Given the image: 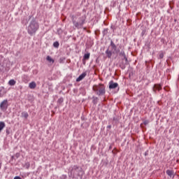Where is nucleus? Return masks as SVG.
<instances>
[{
    "instance_id": "f257e3e1",
    "label": "nucleus",
    "mask_w": 179,
    "mask_h": 179,
    "mask_svg": "<svg viewBox=\"0 0 179 179\" xmlns=\"http://www.w3.org/2000/svg\"><path fill=\"white\" fill-rule=\"evenodd\" d=\"M38 23L36 22V20H32L30 22L29 25L28 26V33L30 36H33V34H36V31L38 30Z\"/></svg>"
},
{
    "instance_id": "f03ea898",
    "label": "nucleus",
    "mask_w": 179,
    "mask_h": 179,
    "mask_svg": "<svg viewBox=\"0 0 179 179\" xmlns=\"http://www.w3.org/2000/svg\"><path fill=\"white\" fill-rule=\"evenodd\" d=\"M92 89L97 96H103L106 94V87L103 84L94 85Z\"/></svg>"
},
{
    "instance_id": "7ed1b4c3",
    "label": "nucleus",
    "mask_w": 179,
    "mask_h": 179,
    "mask_svg": "<svg viewBox=\"0 0 179 179\" xmlns=\"http://www.w3.org/2000/svg\"><path fill=\"white\" fill-rule=\"evenodd\" d=\"M85 20H86V17L83 16L80 22H76L74 20H73V24L76 29H82V27H83V24H85Z\"/></svg>"
},
{
    "instance_id": "20e7f679",
    "label": "nucleus",
    "mask_w": 179,
    "mask_h": 179,
    "mask_svg": "<svg viewBox=\"0 0 179 179\" xmlns=\"http://www.w3.org/2000/svg\"><path fill=\"white\" fill-rule=\"evenodd\" d=\"M8 107H9L8 99H5L1 102L0 110H1V111H6L8 110Z\"/></svg>"
},
{
    "instance_id": "39448f33",
    "label": "nucleus",
    "mask_w": 179,
    "mask_h": 179,
    "mask_svg": "<svg viewBox=\"0 0 179 179\" xmlns=\"http://www.w3.org/2000/svg\"><path fill=\"white\" fill-rule=\"evenodd\" d=\"M120 57H122V59L124 65H127L128 64V59L127 58V56H125V52H124V51L120 52Z\"/></svg>"
},
{
    "instance_id": "423d86ee",
    "label": "nucleus",
    "mask_w": 179,
    "mask_h": 179,
    "mask_svg": "<svg viewBox=\"0 0 179 179\" xmlns=\"http://www.w3.org/2000/svg\"><path fill=\"white\" fill-rule=\"evenodd\" d=\"M118 87V83H114L113 80L109 82V89H117Z\"/></svg>"
},
{
    "instance_id": "0eeeda50",
    "label": "nucleus",
    "mask_w": 179,
    "mask_h": 179,
    "mask_svg": "<svg viewBox=\"0 0 179 179\" xmlns=\"http://www.w3.org/2000/svg\"><path fill=\"white\" fill-rule=\"evenodd\" d=\"M86 75L87 73L86 72L83 73L81 75L79 76V77L76 79V82H80V80H83L85 78H86Z\"/></svg>"
},
{
    "instance_id": "6e6552de",
    "label": "nucleus",
    "mask_w": 179,
    "mask_h": 179,
    "mask_svg": "<svg viewBox=\"0 0 179 179\" xmlns=\"http://www.w3.org/2000/svg\"><path fill=\"white\" fill-rule=\"evenodd\" d=\"M36 87H37V84H36V82L34 81H32L29 85V89H36Z\"/></svg>"
},
{
    "instance_id": "1a4fd4ad",
    "label": "nucleus",
    "mask_w": 179,
    "mask_h": 179,
    "mask_svg": "<svg viewBox=\"0 0 179 179\" xmlns=\"http://www.w3.org/2000/svg\"><path fill=\"white\" fill-rule=\"evenodd\" d=\"M154 92H156V90H162V85L155 84L153 87Z\"/></svg>"
},
{
    "instance_id": "9d476101",
    "label": "nucleus",
    "mask_w": 179,
    "mask_h": 179,
    "mask_svg": "<svg viewBox=\"0 0 179 179\" xmlns=\"http://www.w3.org/2000/svg\"><path fill=\"white\" fill-rule=\"evenodd\" d=\"M21 115L22 118H25V120H27V118H29V113H27V112H22L21 113Z\"/></svg>"
},
{
    "instance_id": "9b49d317",
    "label": "nucleus",
    "mask_w": 179,
    "mask_h": 179,
    "mask_svg": "<svg viewBox=\"0 0 179 179\" xmlns=\"http://www.w3.org/2000/svg\"><path fill=\"white\" fill-rule=\"evenodd\" d=\"M106 54L108 57V58H111V55H113V52H111V50H107L106 51Z\"/></svg>"
},
{
    "instance_id": "f8f14e48",
    "label": "nucleus",
    "mask_w": 179,
    "mask_h": 179,
    "mask_svg": "<svg viewBox=\"0 0 179 179\" xmlns=\"http://www.w3.org/2000/svg\"><path fill=\"white\" fill-rule=\"evenodd\" d=\"M10 86H15L16 85V81L15 80H10L8 82Z\"/></svg>"
},
{
    "instance_id": "ddd939ff",
    "label": "nucleus",
    "mask_w": 179,
    "mask_h": 179,
    "mask_svg": "<svg viewBox=\"0 0 179 179\" xmlns=\"http://www.w3.org/2000/svg\"><path fill=\"white\" fill-rule=\"evenodd\" d=\"M110 46L112 47V49L114 50V51L117 50V46L115 45V43L114 42H110Z\"/></svg>"
},
{
    "instance_id": "4468645a",
    "label": "nucleus",
    "mask_w": 179,
    "mask_h": 179,
    "mask_svg": "<svg viewBox=\"0 0 179 179\" xmlns=\"http://www.w3.org/2000/svg\"><path fill=\"white\" fill-rule=\"evenodd\" d=\"M90 58V53H87L84 55L83 59L87 61Z\"/></svg>"
},
{
    "instance_id": "2eb2a0df",
    "label": "nucleus",
    "mask_w": 179,
    "mask_h": 179,
    "mask_svg": "<svg viewBox=\"0 0 179 179\" xmlns=\"http://www.w3.org/2000/svg\"><path fill=\"white\" fill-rule=\"evenodd\" d=\"M47 61H48V62H51V64H54L55 61L52 58H51L50 56H47L46 57Z\"/></svg>"
},
{
    "instance_id": "dca6fc26",
    "label": "nucleus",
    "mask_w": 179,
    "mask_h": 179,
    "mask_svg": "<svg viewBox=\"0 0 179 179\" xmlns=\"http://www.w3.org/2000/svg\"><path fill=\"white\" fill-rule=\"evenodd\" d=\"M166 174L169 176V177H173V175L174 174V172L171 170H167L166 171Z\"/></svg>"
},
{
    "instance_id": "f3484780",
    "label": "nucleus",
    "mask_w": 179,
    "mask_h": 179,
    "mask_svg": "<svg viewBox=\"0 0 179 179\" xmlns=\"http://www.w3.org/2000/svg\"><path fill=\"white\" fill-rule=\"evenodd\" d=\"M5 128V122H0V132Z\"/></svg>"
},
{
    "instance_id": "a211bd4d",
    "label": "nucleus",
    "mask_w": 179,
    "mask_h": 179,
    "mask_svg": "<svg viewBox=\"0 0 179 179\" xmlns=\"http://www.w3.org/2000/svg\"><path fill=\"white\" fill-rule=\"evenodd\" d=\"M14 157H16L17 159H19V157H20V153L17 152L15 156L12 157V159H14Z\"/></svg>"
},
{
    "instance_id": "6ab92c4d",
    "label": "nucleus",
    "mask_w": 179,
    "mask_h": 179,
    "mask_svg": "<svg viewBox=\"0 0 179 179\" xmlns=\"http://www.w3.org/2000/svg\"><path fill=\"white\" fill-rule=\"evenodd\" d=\"M53 46L55 48H58V47H59V43L58 42H55L53 43Z\"/></svg>"
},
{
    "instance_id": "aec40b11",
    "label": "nucleus",
    "mask_w": 179,
    "mask_h": 179,
    "mask_svg": "<svg viewBox=\"0 0 179 179\" xmlns=\"http://www.w3.org/2000/svg\"><path fill=\"white\" fill-rule=\"evenodd\" d=\"M143 124L144 125H148V124H149V120H145Z\"/></svg>"
},
{
    "instance_id": "412c9836",
    "label": "nucleus",
    "mask_w": 179,
    "mask_h": 179,
    "mask_svg": "<svg viewBox=\"0 0 179 179\" xmlns=\"http://www.w3.org/2000/svg\"><path fill=\"white\" fill-rule=\"evenodd\" d=\"M164 57V55L163 53L159 54V58L162 59Z\"/></svg>"
},
{
    "instance_id": "4be33fe9",
    "label": "nucleus",
    "mask_w": 179,
    "mask_h": 179,
    "mask_svg": "<svg viewBox=\"0 0 179 179\" xmlns=\"http://www.w3.org/2000/svg\"><path fill=\"white\" fill-rule=\"evenodd\" d=\"M93 102L94 104H96L97 103V98H95L94 100H93Z\"/></svg>"
},
{
    "instance_id": "5701e85b",
    "label": "nucleus",
    "mask_w": 179,
    "mask_h": 179,
    "mask_svg": "<svg viewBox=\"0 0 179 179\" xmlns=\"http://www.w3.org/2000/svg\"><path fill=\"white\" fill-rule=\"evenodd\" d=\"M14 179H22V178H20V176H15Z\"/></svg>"
},
{
    "instance_id": "b1692460",
    "label": "nucleus",
    "mask_w": 179,
    "mask_h": 179,
    "mask_svg": "<svg viewBox=\"0 0 179 179\" xmlns=\"http://www.w3.org/2000/svg\"><path fill=\"white\" fill-rule=\"evenodd\" d=\"M59 101H64V99H60Z\"/></svg>"
},
{
    "instance_id": "393cba45",
    "label": "nucleus",
    "mask_w": 179,
    "mask_h": 179,
    "mask_svg": "<svg viewBox=\"0 0 179 179\" xmlns=\"http://www.w3.org/2000/svg\"><path fill=\"white\" fill-rule=\"evenodd\" d=\"M0 169H1V164H0Z\"/></svg>"
}]
</instances>
